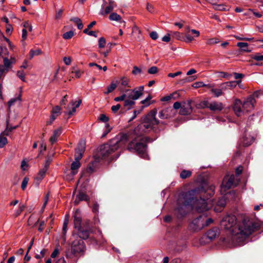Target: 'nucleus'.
<instances>
[{"mask_svg":"<svg viewBox=\"0 0 263 263\" xmlns=\"http://www.w3.org/2000/svg\"><path fill=\"white\" fill-rule=\"evenodd\" d=\"M214 189L213 185L200 186L183 193L178 200L176 213L183 216L189 208H195L198 212L208 210L212 205L211 200L209 199L214 194Z\"/></svg>","mask_w":263,"mask_h":263,"instance_id":"1","label":"nucleus"},{"mask_svg":"<svg viewBox=\"0 0 263 263\" xmlns=\"http://www.w3.org/2000/svg\"><path fill=\"white\" fill-rule=\"evenodd\" d=\"M236 221L235 216L228 215L220 222L222 228L230 230L231 232L232 246L242 245L246 239L257 230L259 227L258 223L251 220L248 217L243 218L241 221Z\"/></svg>","mask_w":263,"mask_h":263,"instance_id":"2","label":"nucleus"},{"mask_svg":"<svg viewBox=\"0 0 263 263\" xmlns=\"http://www.w3.org/2000/svg\"><path fill=\"white\" fill-rule=\"evenodd\" d=\"M129 136L126 134H120L112 139L108 143L102 145L100 149L99 155L102 159H105L110 156L111 159L114 156H111L117 149L124 145L128 139Z\"/></svg>","mask_w":263,"mask_h":263,"instance_id":"3","label":"nucleus"},{"mask_svg":"<svg viewBox=\"0 0 263 263\" xmlns=\"http://www.w3.org/2000/svg\"><path fill=\"white\" fill-rule=\"evenodd\" d=\"M133 139L128 144L127 149L130 152H136L141 157L146 158L147 156L146 153V145L145 142L147 139L141 136L134 137L133 136L130 137Z\"/></svg>","mask_w":263,"mask_h":263,"instance_id":"4","label":"nucleus"},{"mask_svg":"<svg viewBox=\"0 0 263 263\" xmlns=\"http://www.w3.org/2000/svg\"><path fill=\"white\" fill-rule=\"evenodd\" d=\"M143 86H140L133 89H126L124 93L125 96L124 106L129 109L135 104V101L138 100L143 95Z\"/></svg>","mask_w":263,"mask_h":263,"instance_id":"5","label":"nucleus"},{"mask_svg":"<svg viewBox=\"0 0 263 263\" xmlns=\"http://www.w3.org/2000/svg\"><path fill=\"white\" fill-rule=\"evenodd\" d=\"M213 222L212 218L203 214L194 219L190 224V228L193 231H199L209 226Z\"/></svg>","mask_w":263,"mask_h":263,"instance_id":"6","label":"nucleus"},{"mask_svg":"<svg viewBox=\"0 0 263 263\" xmlns=\"http://www.w3.org/2000/svg\"><path fill=\"white\" fill-rule=\"evenodd\" d=\"M239 180L238 177L232 174L230 176L227 175L223 179V181L220 187V192L222 194L226 193V191L231 187L236 186Z\"/></svg>","mask_w":263,"mask_h":263,"instance_id":"7","label":"nucleus"},{"mask_svg":"<svg viewBox=\"0 0 263 263\" xmlns=\"http://www.w3.org/2000/svg\"><path fill=\"white\" fill-rule=\"evenodd\" d=\"M156 110L150 111L143 119V126L145 129L150 130L159 123V121L156 118Z\"/></svg>","mask_w":263,"mask_h":263,"instance_id":"8","label":"nucleus"},{"mask_svg":"<svg viewBox=\"0 0 263 263\" xmlns=\"http://www.w3.org/2000/svg\"><path fill=\"white\" fill-rule=\"evenodd\" d=\"M103 3L101 6V8L99 14L101 15H105L110 13L115 7V2L113 0H108V3L107 4L105 0H103Z\"/></svg>","mask_w":263,"mask_h":263,"instance_id":"9","label":"nucleus"},{"mask_svg":"<svg viewBox=\"0 0 263 263\" xmlns=\"http://www.w3.org/2000/svg\"><path fill=\"white\" fill-rule=\"evenodd\" d=\"M85 250V246L82 240H74L71 245V252L74 254L83 252Z\"/></svg>","mask_w":263,"mask_h":263,"instance_id":"10","label":"nucleus"},{"mask_svg":"<svg viewBox=\"0 0 263 263\" xmlns=\"http://www.w3.org/2000/svg\"><path fill=\"white\" fill-rule=\"evenodd\" d=\"M256 103L254 97L252 96L249 97L242 103V108L245 112H248L252 110Z\"/></svg>","mask_w":263,"mask_h":263,"instance_id":"11","label":"nucleus"},{"mask_svg":"<svg viewBox=\"0 0 263 263\" xmlns=\"http://www.w3.org/2000/svg\"><path fill=\"white\" fill-rule=\"evenodd\" d=\"M233 110L235 115L238 116H241L245 113V111L242 108V103L239 99H236L234 102Z\"/></svg>","mask_w":263,"mask_h":263,"instance_id":"12","label":"nucleus"},{"mask_svg":"<svg viewBox=\"0 0 263 263\" xmlns=\"http://www.w3.org/2000/svg\"><path fill=\"white\" fill-rule=\"evenodd\" d=\"M240 82V81H228L223 83H221L219 85V87L221 88L223 91H227L229 89H232L235 88L237 84Z\"/></svg>","mask_w":263,"mask_h":263,"instance_id":"13","label":"nucleus"},{"mask_svg":"<svg viewBox=\"0 0 263 263\" xmlns=\"http://www.w3.org/2000/svg\"><path fill=\"white\" fill-rule=\"evenodd\" d=\"M192 112L191 101L188 100L187 102H184L180 110V114L182 115H187Z\"/></svg>","mask_w":263,"mask_h":263,"instance_id":"14","label":"nucleus"},{"mask_svg":"<svg viewBox=\"0 0 263 263\" xmlns=\"http://www.w3.org/2000/svg\"><path fill=\"white\" fill-rule=\"evenodd\" d=\"M73 222H74V228L77 230H80L81 228V221H82V218H81V215L80 212L77 210L74 215L73 216Z\"/></svg>","mask_w":263,"mask_h":263,"instance_id":"15","label":"nucleus"},{"mask_svg":"<svg viewBox=\"0 0 263 263\" xmlns=\"http://www.w3.org/2000/svg\"><path fill=\"white\" fill-rule=\"evenodd\" d=\"M173 110L171 107L165 108L159 112V117L162 119L169 118L173 116Z\"/></svg>","mask_w":263,"mask_h":263,"instance_id":"16","label":"nucleus"},{"mask_svg":"<svg viewBox=\"0 0 263 263\" xmlns=\"http://www.w3.org/2000/svg\"><path fill=\"white\" fill-rule=\"evenodd\" d=\"M81 103V100H79L78 102L71 101L68 106L67 109L69 110L67 112L69 116L73 115L76 111V108L78 107Z\"/></svg>","mask_w":263,"mask_h":263,"instance_id":"17","label":"nucleus"},{"mask_svg":"<svg viewBox=\"0 0 263 263\" xmlns=\"http://www.w3.org/2000/svg\"><path fill=\"white\" fill-rule=\"evenodd\" d=\"M119 87L123 89L126 87L129 88L131 87L130 84V80L126 77H122L120 78L119 81H117Z\"/></svg>","mask_w":263,"mask_h":263,"instance_id":"18","label":"nucleus"},{"mask_svg":"<svg viewBox=\"0 0 263 263\" xmlns=\"http://www.w3.org/2000/svg\"><path fill=\"white\" fill-rule=\"evenodd\" d=\"M80 167V160H75L71 164V177H69V178H67V179L72 180V177L74 176L78 172L77 170Z\"/></svg>","mask_w":263,"mask_h":263,"instance_id":"19","label":"nucleus"},{"mask_svg":"<svg viewBox=\"0 0 263 263\" xmlns=\"http://www.w3.org/2000/svg\"><path fill=\"white\" fill-rule=\"evenodd\" d=\"M223 105L222 103L216 101L211 102L209 106V109L213 111H220L223 109Z\"/></svg>","mask_w":263,"mask_h":263,"instance_id":"20","label":"nucleus"},{"mask_svg":"<svg viewBox=\"0 0 263 263\" xmlns=\"http://www.w3.org/2000/svg\"><path fill=\"white\" fill-rule=\"evenodd\" d=\"M62 134V128L61 127H59L57 129H55L53 131V135L50 137L49 139V141L51 144H53L55 143L59 137Z\"/></svg>","mask_w":263,"mask_h":263,"instance_id":"21","label":"nucleus"},{"mask_svg":"<svg viewBox=\"0 0 263 263\" xmlns=\"http://www.w3.org/2000/svg\"><path fill=\"white\" fill-rule=\"evenodd\" d=\"M47 171V170H45L44 168H42L40 170L39 173L35 178V182L36 184H39L41 181L44 178Z\"/></svg>","mask_w":263,"mask_h":263,"instance_id":"22","label":"nucleus"},{"mask_svg":"<svg viewBox=\"0 0 263 263\" xmlns=\"http://www.w3.org/2000/svg\"><path fill=\"white\" fill-rule=\"evenodd\" d=\"M78 230V236L82 239H86L89 237V231L88 230H82L81 228L80 230Z\"/></svg>","mask_w":263,"mask_h":263,"instance_id":"23","label":"nucleus"},{"mask_svg":"<svg viewBox=\"0 0 263 263\" xmlns=\"http://www.w3.org/2000/svg\"><path fill=\"white\" fill-rule=\"evenodd\" d=\"M88 200L87 196L83 192H80L79 194L77 196L76 199L74 200L75 204H79L80 201H87Z\"/></svg>","mask_w":263,"mask_h":263,"instance_id":"24","label":"nucleus"},{"mask_svg":"<svg viewBox=\"0 0 263 263\" xmlns=\"http://www.w3.org/2000/svg\"><path fill=\"white\" fill-rule=\"evenodd\" d=\"M109 18L111 21H115L119 22L120 23L125 24V22L124 21L121 20V17L120 15L117 13H112L109 15Z\"/></svg>","mask_w":263,"mask_h":263,"instance_id":"25","label":"nucleus"},{"mask_svg":"<svg viewBox=\"0 0 263 263\" xmlns=\"http://www.w3.org/2000/svg\"><path fill=\"white\" fill-rule=\"evenodd\" d=\"M218 231L216 229H212L208 231L206 233L207 237L210 240L214 239L217 235Z\"/></svg>","mask_w":263,"mask_h":263,"instance_id":"26","label":"nucleus"},{"mask_svg":"<svg viewBox=\"0 0 263 263\" xmlns=\"http://www.w3.org/2000/svg\"><path fill=\"white\" fill-rule=\"evenodd\" d=\"M237 46L239 47L242 51L250 52L251 51V49L248 48V44L245 42H238Z\"/></svg>","mask_w":263,"mask_h":263,"instance_id":"27","label":"nucleus"},{"mask_svg":"<svg viewBox=\"0 0 263 263\" xmlns=\"http://www.w3.org/2000/svg\"><path fill=\"white\" fill-rule=\"evenodd\" d=\"M211 88V92L214 95V96L215 97H220V96H221L222 95V92L224 91L223 89H222L221 88H214L213 87V86H212L211 87H210Z\"/></svg>","mask_w":263,"mask_h":263,"instance_id":"28","label":"nucleus"},{"mask_svg":"<svg viewBox=\"0 0 263 263\" xmlns=\"http://www.w3.org/2000/svg\"><path fill=\"white\" fill-rule=\"evenodd\" d=\"M211 87L212 85L210 84H205L203 82L199 81L196 82L192 84V87L195 88H198L202 87Z\"/></svg>","mask_w":263,"mask_h":263,"instance_id":"29","label":"nucleus"},{"mask_svg":"<svg viewBox=\"0 0 263 263\" xmlns=\"http://www.w3.org/2000/svg\"><path fill=\"white\" fill-rule=\"evenodd\" d=\"M254 138L253 137H243L242 141V144L245 146H248L250 145L254 141Z\"/></svg>","mask_w":263,"mask_h":263,"instance_id":"30","label":"nucleus"},{"mask_svg":"<svg viewBox=\"0 0 263 263\" xmlns=\"http://www.w3.org/2000/svg\"><path fill=\"white\" fill-rule=\"evenodd\" d=\"M210 103L208 100H204L202 101H201L198 104V107L199 108H209V106L210 105Z\"/></svg>","mask_w":263,"mask_h":263,"instance_id":"31","label":"nucleus"},{"mask_svg":"<svg viewBox=\"0 0 263 263\" xmlns=\"http://www.w3.org/2000/svg\"><path fill=\"white\" fill-rule=\"evenodd\" d=\"M117 87V83L114 82H111L110 86H108L107 88L106 91L104 92L105 95H107L110 92H111L113 90H114Z\"/></svg>","mask_w":263,"mask_h":263,"instance_id":"32","label":"nucleus"},{"mask_svg":"<svg viewBox=\"0 0 263 263\" xmlns=\"http://www.w3.org/2000/svg\"><path fill=\"white\" fill-rule=\"evenodd\" d=\"M47 252V250L46 249H43L40 251V254H35V258H36L37 259H40L41 260V259L45 256Z\"/></svg>","mask_w":263,"mask_h":263,"instance_id":"33","label":"nucleus"},{"mask_svg":"<svg viewBox=\"0 0 263 263\" xmlns=\"http://www.w3.org/2000/svg\"><path fill=\"white\" fill-rule=\"evenodd\" d=\"M4 67L8 70V69L11 67V62L7 58H4L3 59Z\"/></svg>","mask_w":263,"mask_h":263,"instance_id":"34","label":"nucleus"},{"mask_svg":"<svg viewBox=\"0 0 263 263\" xmlns=\"http://www.w3.org/2000/svg\"><path fill=\"white\" fill-rule=\"evenodd\" d=\"M84 152L85 151L83 150L81 151V150L76 149L74 159L80 160L82 158Z\"/></svg>","mask_w":263,"mask_h":263,"instance_id":"35","label":"nucleus"},{"mask_svg":"<svg viewBox=\"0 0 263 263\" xmlns=\"http://www.w3.org/2000/svg\"><path fill=\"white\" fill-rule=\"evenodd\" d=\"M84 152L85 151L83 150L81 151V150L76 149L74 159L80 160L82 158Z\"/></svg>","mask_w":263,"mask_h":263,"instance_id":"36","label":"nucleus"},{"mask_svg":"<svg viewBox=\"0 0 263 263\" xmlns=\"http://www.w3.org/2000/svg\"><path fill=\"white\" fill-rule=\"evenodd\" d=\"M152 99V97L151 95H148V96L141 101V104H143L145 107L148 106L151 104V100Z\"/></svg>","mask_w":263,"mask_h":263,"instance_id":"37","label":"nucleus"},{"mask_svg":"<svg viewBox=\"0 0 263 263\" xmlns=\"http://www.w3.org/2000/svg\"><path fill=\"white\" fill-rule=\"evenodd\" d=\"M191 175V172L187 170H183L180 173V177L182 179H185Z\"/></svg>","mask_w":263,"mask_h":263,"instance_id":"38","label":"nucleus"},{"mask_svg":"<svg viewBox=\"0 0 263 263\" xmlns=\"http://www.w3.org/2000/svg\"><path fill=\"white\" fill-rule=\"evenodd\" d=\"M74 35V32L72 31H69L65 32L63 34V37L65 40L71 39Z\"/></svg>","mask_w":263,"mask_h":263,"instance_id":"39","label":"nucleus"},{"mask_svg":"<svg viewBox=\"0 0 263 263\" xmlns=\"http://www.w3.org/2000/svg\"><path fill=\"white\" fill-rule=\"evenodd\" d=\"M42 51L40 49H37L35 50H31L30 51V58L32 59L35 55H38L41 54Z\"/></svg>","mask_w":263,"mask_h":263,"instance_id":"40","label":"nucleus"},{"mask_svg":"<svg viewBox=\"0 0 263 263\" xmlns=\"http://www.w3.org/2000/svg\"><path fill=\"white\" fill-rule=\"evenodd\" d=\"M105 130L103 132V134L101 136V138H104L106 137V136L110 132L111 129V127L110 126L109 124L108 123H106L105 124Z\"/></svg>","mask_w":263,"mask_h":263,"instance_id":"41","label":"nucleus"},{"mask_svg":"<svg viewBox=\"0 0 263 263\" xmlns=\"http://www.w3.org/2000/svg\"><path fill=\"white\" fill-rule=\"evenodd\" d=\"M219 42V40L217 38H211L207 40L206 44L210 45H212Z\"/></svg>","mask_w":263,"mask_h":263,"instance_id":"42","label":"nucleus"},{"mask_svg":"<svg viewBox=\"0 0 263 263\" xmlns=\"http://www.w3.org/2000/svg\"><path fill=\"white\" fill-rule=\"evenodd\" d=\"M174 95H178V93L177 92H175L170 96H165L161 98V101L164 102V101H168L170 100L172 98H174Z\"/></svg>","mask_w":263,"mask_h":263,"instance_id":"43","label":"nucleus"},{"mask_svg":"<svg viewBox=\"0 0 263 263\" xmlns=\"http://www.w3.org/2000/svg\"><path fill=\"white\" fill-rule=\"evenodd\" d=\"M252 59L257 61H263V55L259 53H256L252 56Z\"/></svg>","mask_w":263,"mask_h":263,"instance_id":"44","label":"nucleus"},{"mask_svg":"<svg viewBox=\"0 0 263 263\" xmlns=\"http://www.w3.org/2000/svg\"><path fill=\"white\" fill-rule=\"evenodd\" d=\"M7 139L5 137H2L0 136V147L3 148L7 143Z\"/></svg>","mask_w":263,"mask_h":263,"instance_id":"45","label":"nucleus"},{"mask_svg":"<svg viewBox=\"0 0 263 263\" xmlns=\"http://www.w3.org/2000/svg\"><path fill=\"white\" fill-rule=\"evenodd\" d=\"M17 76L23 82H25V74L23 71H18L17 72Z\"/></svg>","mask_w":263,"mask_h":263,"instance_id":"46","label":"nucleus"},{"mask_svg":"<svg viewBox=\"0 0 263 263\" xmlns=\"http://www.w3.org/2000/svg\"><path fill=\"white\" fill-rule=\"evenodd\" d=\"M18 207L19 209L16 211L15 213V215L16 216H18L21 213V212L25 209L26 206L24 204H20Z\"/></svg>","mask_w":263,"mask_h":263,"instance_id":"47","label":"nucleus"},{"mask_svg":"<svg viewBox=\"0 0 263 263\" xmlns=\"http://www.w3.org/2000/svg\"><path fill=\"white\" fill-rule=\"evenodd\" d=\"M214 8L216 10L220 11H226L228 10L227 7L222 4L216 5Z\"/></svg>","mask_w":263,"mask_h":263,"instance_id":"48","label":"nucleus"},{"mask_svg":"<svg viewBox=\"0 0 263 263\" xmlns=\"http://www.w3.org/2000/svg\"><path fill=\"white\" fill-rule=\"evenodd\" d=\"M73 70L72 71V72L74 73L75 77L77 78H80L83 72L79 69H76L75 68H73Z\"/></svg>","mask_w":263,"mask_h":263,"instance_id":"49","label":"nucleus"},{"mask_svg":"<svg viewBox=\"0 0 263 263\" xmlns=\"http://www.w3.org/2000/svg\"><path fill=\"white\" fill-rule=\"evenodd\" d=\"M226 200L223 197L219 199L217 202V205L220 206L221 208L224 207L226 205Z\"/></svg>","mask_w":263,"mask_h":263,"instance_id":"50","label":"nucleus"},{"mask_svg":"<svg viewBox=\"0 0 263 263\" xmlns=\"http://www.w3.org/2000/svg\"><path fill=\"white\" fill-rule=\"evenodd\" d=\"M105 39L103 37H100L99 40V47L100 48H104L105 47Z\"/></svg>","mask_w":263,"mask_h":263,"instance_id":"51","label":"nucleus"},{"mask_svg":"<svg viewBox=\"0 0 263 263\" xmlns=\"http://www.w3.org/2000/svg\"><path fill=\"white\" fill-rule=\"evenodd\" d=\"M61 107L59 106H56L52 109L51 113L54 114L59 116L61 112Z\"/></svg>","mask_w":263,"mask_h":263,"instance_id":"52","label":"nucleus"},{"mask_svg":"<svg viewBox=\"0 0 263 263\" xmlns=\"http://www.w3.org/2000/svg\"><path fill=\"white\" fill-rule=\"evenodd\" d=\"M197 78V77L196 76H192L189 77H186L183 79L184 82H186V83L192 82L195 80Z\"/></svg>","mask_w":263,"mask_h":263,"instance_id":"53","label":"nucleus"},{"mask_svg":"<svg viewBox=\"0 0 263 263\" xmlns=\"http://www.w3.org/2000/svg\"><path fill=\"white\" fill-rule=\"evenodd\" d=\"M171 34L173 37H174L177 40L181 39V35L180 33H179V32H177V31L172 32Z\"/></svg>","mask_w":263,"mask_h":263,"instance_id":"54","label":"nucleus"},{"mask_svg":"<svg viewBox=\"0 0 263 263\" xmlns=\"http://www.w3.org/2000/svg\"><path fill=\"white\" fill-rule=\"evenodd\" d=\"M99 120L105 123H108V121L109 120V118L104 114H101L99 117Z\"/></svg>","mask_w":263,"mask_h":263,"instance_id":"55","label":"nucleus"},{"mask_svg":"<svg viewBox=\"0 0 263 263\" xmlns=\"http://www.w3.org/2000/svg\"><path fill=\"white\" fill-rule=\"evenodd\" d=\"M29 181V178L27 177H25L22 181V184H21V188L23 190H24L28 184V182Z\"/></svg>","mask_w":263,"mask_h":263,"instance_id":"56","label":"nucleus"},{"mask_svg":"<svg viewBox=\"0 0 263 263\" xmlns=\"http://www.w3.org/2000/svg\"><path fill=\"white\" fill-rule=\"evenodd\" d=\"M76 149L78 150H85V143L84 141H80L78 144V147Z\"/></svg>","mask_w":263,"mask_h":263,"instance_id":"57","label":"nucleus"},{"mask_svg":"<svg viewBox=\"0 0 263 263\" xmlns=\"http://www.w3.org/2000/svg\"><path fill=\"white\" fill-rule=\"evenodd\" d=\"M21 99H20V97H18L17 98H12L11 99L9 102H8V105H9V107H10V106H11L12 105H13L14 103L17 101V100H20Z\"/></svg>","mask_w":263,"mask_h":263,"instance_id":"58","label":"nucleus"},{"mask_svg":"<svg viewBox=\"0 0 263 263\" xmlns=\"http://www.w3.org/2000/svg\"><path fill=\"white\" fill-rule=\"evenodd\" d=\"M158 72V68L156 66H153L148 70L149 74H155Z\"/></svg>","mask_w":263,"mask_h":263,"instance_id":"59","label":"nucleus"},{"mask_svg":"<svg viewBox=\"0 0 263 263\" xmlns=\"http://www.w3.org/2000/svg\"><path fill=\"white\" fill-rule=\"evenodd\" d=\"M125 100V96H124V94H122L121 96L116 97L114 99V100L116 102H119L122 101H124Z\"/></svg>","mask_w":263,"mask_h":263,"instance_id":"60","label":"nucleus"},{"mask_svg":"<svg viewBox=\"0 0 263 263\" xmlns=\"http://www.w3.org/2000/svg\"><path fill=\"white\" fill-rule=\"evenodd\" d=\"M141 72V70L140 68H139L138 67L134 66L133 67V70L132 71L133 74L136 75L138 73H140Z\"/></svg>","mask_w":263,"mask_h":263,"instance_id":"61","label":"nucleus"},{"mask_svg":"<svg viewBox=\"0 0 263 263\" xmlns=\"http://www.w3.org/2000/svg\"><path fill=\"white\" fill-rule=\"evenodd\" d=\"M62 13H63V10L62 9L59 10L56 13V14L55 16V18L56 20H59L60 18H61V17H62Z\"/></svg>","mask_w":263,"mask_h":263,"instance_id":"62","label":"nucleus"},{"mask_svg":"<svg viewBox=\"0 0 263 263\" xmlns=\"http://www.w3.org/2000/svg\"><path fill=\"white\" fill-rule=\"evenodd\" d=\"M150 37L154 40H156L158 39V33L156 31H152L149 34Z\"/></svg>","mask_w":263,"mask_h":263,"instance_id":"63","label":"nucleus"},{"mask_svg":"<svg viewBox=\"0 0 263 263\" xmlns=\"http://www.w3.org/2000/svg\"><path fill=\"white\" fill-rule=\"evenodd\" d=\"M194 40V37L190 35L189 34H186L185 35V42H191Z\"/></svg>","mask_w":263,"mask_h":263,"instance_id":"64","label":"nucleus"}]
</instances>
